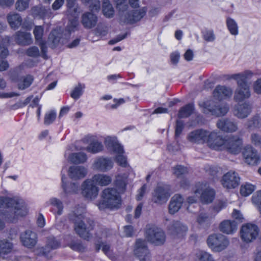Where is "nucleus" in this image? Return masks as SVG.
Masks as SVG:
<instances>
[{"label": "nucleus", "mask_w": 261, "mask_h": 261, "mask_svg": "<svg viewBox=\"0 0 261 261\" xmlns=\"http://www.w3.org/2000/svg\"><path fill=\"white\" fill-rule=\"evenodd\" d=\"M70 221L74 224V230L77 235L86 240L92 237L91 231L94 227V222L83 214V210L77 208L68 215Z\"/></svg>", "instance_id": "obj_1"}, {"label": "nucleus", "mask_w": 261, "mask_h": 261, "mask_svg": "<svg viewBox=\"0 0 261 261\" xmlns=\"http://www.w3.org/2000/svg\"><path fill=\"white\" fill-rule=\"evenodd\" d=\"M0 207L6 209L3 213L6 218L11 222H14L18 217H23L28 213V210L23 201L6 197H0Z\"/></svg>", "instance_id": "obj_2"}, {"label": "nucleus", "mask_w": 261, "mask_h": 261, "mask_svg": "<svg viewBox=\"0 0 261 261\" xmlns=\"http://www.w3.org/2000/svg\"><path fill=\"white\" fill-rule=\"evenodd\" d=\"M253 75V72L249 70L228 75V79H233L237 81L238 87L234 94V100L236 102H242L250 97L251 90L247 81L251 79Z\"/></svg>", "instance_id": "obj_3"}, {"label": "nucleus", "mask_w": 261, "mask_h": 261, "mask_svg": "<svg viewBox=\"0 0 261 261\" xmlns=\"http://www.w3.org/2000/svg\"><path fill=\"white\" fill-rule=\"evenodd\" d=\"M116 4V8L119 11L120 19L127 24L133 25L140 22L146 15L147 8L142 7L139 9H135L124 12L128 6L126 0H114Z\"/></svg>", "instance_id": "obj_4"}, {"label": "nucleus", "mask_w": 261, "mask_h": 261, "mask_svg": "<svg viewBox=\"0 0 261 261\" xmlns=\"http://www.w3.org/2000/svg\"><path fill=\"white\" fill-rule=\"evenodd\" d=\"M243 139L237 135L223 137L218 132L214 150H226L230 153L238 154L242 150Z\"/></svg>", "instance_id": "obj_5"}, {"label": "nucleus", "mask_w": 261, "mask_h": 261, "mask_svg": "<svg viewBox=\"0 0 261 261\" xmlns=\"http://www.w3.org/2000/svg\"><path fill=\"white\" fill-rule=\"evenodd\" d=\"M217 130L209 131L204 129H198L192 131L187 136L188 140L197 144L206 143L211 149H214L218 134Z\"/></svg>", "instance_id": "obj_6"}, {"label": "nucleus", "mask_w": 261, "mask_h": 261, "mask_svg": "<svg viewBox=\"0 0 261 261\" xmlns=\"http://www.w3.org/2000/svg\"><path fill=\"white\" fill-rule=\"evenodd\" d=\"M79 24L77 18L69 19L66 32L63 34L60 29H56L51 31L48 36V40L51 42V47L55 48L59 43L65 44L70 38L71 33L74 32Z\"/></svg>", "instance_id": "obj_7"}, {"label": "nucleus", "mask_w": 261, "mask_h": 261, "mask_svg": "<svg viewBox=\"0 0 261 261\" xmlns=\"http://www.w3.org/2000/svg\"><path fill=\"white\" fill-rule=\"evenodd\" d=\"M102 200H100L98 206L100 210L106 208H118L121 203L119 193L114 188H107L102 192Z\"/></svg>", "instance_id": "obj_8"}, {"label": "nucleus", "mask_w": 261, "mask_h": 261, "mask_svg": "<svg viewBox=\"0 0 261 261\" xmlns=\"http://www.w3.org/2000/svg\"><path fill=\"white\" fill-rule=\"evenodd\" d=\"M104 143L107 149L111 153L115 155L117 163H127L123 146L119 142L117 137L107 136L105 139Z\"/></svg>", "instance_id": "obj_9"}, {"label": "nucleus", "mask_w": 261, "mask_h": 261, "mask_svg": "<svg viewBox=\"0 0 261 261\" xmlns=\"http://www.w3.org/2000/svg\"><path fill=\"white\" fill-rule=\"evenodd\" d=\"M203 108V112L206 114H211L217 117L226 115L229 107L226 102H218L213 99H210L199 104Z\"/></svg>", "instance_id": "obj_10"}, {"label": "nucleus", "mask_w": 261, "mask_h": 261, "mask_svg": "<svg viewBox=\"0 0 261 261\" xmlns=\"http://www.w3.org/2000/svg\"><path fill=\"white\" fill-rule=\"evenodd\" d=\"M147 240L155 245H161L164 243L166 236L162 229L155 226H149L145 231Z\"/></svg>", "instance_id": "obj_11"}, {"label": "nucleus", "mask_w": 261, "mask_h": 261, "mask_svg": "<svg viewBox=\"0 0 261 261\" xmlns=\"http://www.w3.org/2000/svg\"><path fill=\"white\" fill-rule=\"evenodd\" d=\"M207 243L213 250L219 252L225 249L229 242L225 236L217 233L210 235L207 239Z\"/></svg>", "instance_id": "obj_12"}, {"label": "nucleus", "mask_w": 261, "mask_h": 261, "mask_svg": "<svg viewBox=\"0 0 261 261\" xmlns=\"http://www.w3.org/2000/svg\"><path fill=\"white\" fill-rule=\"evenodd\" d=\"M17 251L13 248L12 242L7 239L0 240V258H8L12 261H18Z\"/></svg>", "instance_id": "obj_13"}, {"label": "nucleus", "mask_w": 261, "mask_h": 261, "mask_svg": "<svg viewBox=\"0 0 261 261\" xmlns=\"http://www.w3.org/2000/svg\"><path fill=\"white\" fill-rule=\"evenodd\" d=\"M259 232L258 227L254 224L247 223L242 226L240 234L242 240L250 243L255 240Z\"/></svg>", "instance_id": "obj_14"}, {"label": "nucleus", "mask_w": 261, "mask_h": 261, "mask_svg": "<svg viewBox=\"0 0 261 261\" xmlns=\"http://www.w3.org/2000/svg\"><path fill=\"white\" fill-rule=\"evenodd\" d=\"M221 183L222 186L227 189H235L240 184V177L238 173L230 171L223 175Z\"/></svg>", "instance_id": "obj_15"}, {"label": "nucleus", "mask_w": 261, "mask_h": 261, "mask_svg": "<svg viewBox=\"0 0 261 261\" xmlns=\"http://www.w3.org/2000/svg\"><path fill=\"white\" fill-rule=\"evenodd\" d=\"M134 252L140 261H150L151 255L145 240H136Z\"/></svg>", "instance_id": "obj_16"}, {"label": "nucleus", "mask_w": 261, "mask_h": 261, "mask_svg": "<svg viewBox=\"0 0 261 261\" xmlns=\"http://www.w3.org/2000/svg\"><path fill=\"white\" fill-rule=\"evenodd\" d=\"M170 196V194L167 188L158 186L152 193V201L158 205H162L167 202Z\"/></svg>", "instance_id": "obj_17"}, {"label": "nucleus", "mask_w": 261, "mask_h": 261, "mask_svg": "<svg viewBox=\"0 0 261 261\" xmlns=\"http://www.w3.org/2000/svg\"><path fill=\"white\" fill-rule=\"evenodd\" d=\"M82 195L88 199H94L98 195V188L93 180H85L82 185Z\"/></svg>", "instance_id": "obj_18"}, {"label": "nucleus", "mask_w": 261, "mask_h": 261, "mask_svg": "<svg viewBox=\"0 0 261 261\" xmlns=\"http://www.w3.org/2000/svg\"><path fill=\"white\" fill-rule=\"evenodd\" d=\"M242 154L246 163H258L260 161L258 152L250 145H247L244 148Z\"/></svg>", "instance_id": "obj_19"}, {"label": "nucleus", "mask_w": 261, "mask_h": 261, "mask_svg": "<svg viewBox=\"0 0 261 261\" xmlns=\"http://www.w3.org/2000/svg\"><path fill=\"white\" fill-rule=\"evenodd\" d=\"M252 109V105L248 101H245L242 104H237L235 106L234 114L239 119H244L250 114Z\"/></svg>", "instance_id": "obj_20"}, {"label": "nucleus", "mask_w": 261, "mask_h": 261, "mask_svg": "<svg viewBox=\"0 0 261 261\" xmlns=\"http://www.w3.org/2000/svg\"><path fill=\"white\" fill-rule=\"evenodd\" d=\"M232 94L231 88L223 85H217L213 91L214 98L218 100L229 98Z\"/></svg>", "instance_id": "obj_21"}, {"label": "nucleus", "mask_w": 261, "mask_h": 261, "mask_svg": "<svg viewBox=\"0 0 261 261\" xmlns=\"http://www.w3.org/2000/svg\"><path fill=\"white\" fill-rule=\"evenodd\" d=\"M88 173L87 169L83 166L74 164L68 170V175L74 179H80L84 178Z\"/></svg>", "instance_id": "obj_22"}, {"label": "nucleus", "mask_w": 261, "mask_h": 261, "mask_svg": "<svg viewBox=\"0 0 261 261\" xmlns=\"http://www.w3.org/2000/svg\"><path fill=\"white\" fill-rule=\"evenodd\" d=\"M10 78L13 82H17V88L20 90H25L31 86L32 84L34 77L31 74H27L20 77L17 80V78L12 75Z\"/></svg>", "instance_id": "obj_23"}, {"label": "nucleus", "mask_w": 261, "mask_h": 261, "mask_svg": "<svg viewBox=\"0 0 261 261\" xmlns=\"http://www.w3.org/2000/svg\"><path fill=\"white\" fill-rule=\"evenodd\" d=\"M184 201L183 197L178 194L172 197L168 205V211L170 214H174L181 208Z\"/></svg>", "instance_id": "obj_24"}, {"label": "nucleus", "mask_w": 261, "mask_h": 261, "mask_svg": "<svg viewBox=\"0 0 261 261\" xmlns=\"http://www.w3.org/2000/svg\"><path fill=\"white\" fill-rule=\"evenodd\" d=\"M217 126L220 130L226 133L234 132L238 129L237 124L228 119H219Z\"/></svg>", "instance_id": "obj_25"}, {"label": "nucleus", "mask_w": 261, "mask_h": 261, "mask_svg": "<svg viewBox=\"0 0 261 261\" xmlns=\"http://www.w3.org/2000/svg\"><path fill=\"white\" fill-rule=\"evenodd\" d=\"M32 13L33 16L35 18H49L52 16L51 10L42 6L33 7L32 8Z\"/></svg>", "instance_id": "obj_26"}, {"label": "nucleus", "mask_w": 261, "mask_h": 261, "mask_svg": "<svg viewBox=\"0 0 261 261\" xmlns=\"http://www.w3.org/2000/svg\"><path fill=\"white\" fill-rule=\"evenodd\" d=\"M23 245L28 248L34 247L37 242V234L31 230H26L20 237Z\"/></svg>", "instance_id": "obj_27"}, {"label": "nucleus", "mask_w": 261, "mask_h": 261, "mask_svg": "<svg viewBox=\"0 0 261 261\" xmlns=\"http://www.w3.org/2000/svg\"><path fill=\"white\" fill-rule=\"evenodd\" d=\"M195 193H201L200 200L203 204L211 203L215 197V191L210 187L197 189Z\"/></svg>", "instance_id": "obj_28"}, {"label": "nucleus", "mask_w": 261, "mask_h": 261, "mask_svg": "<svg viewBox=\"0 0 261 261\" xmlns=\"http://www.w3.org/2000/svg\"><path fill=\"white\" fill-rule=\"evenodd\" d=\"M81 22L85 28L91 29L96 25L97 17L91 12H86L82 16Z\"/></svg>", "instance_id": "obj_29"}, {"label": "nucleus", "mask_w": 261, "mask_h": 261, "mask_svg": "<svg viewBox=\"0 0 261 261\" xmlns=\"http://www.w3.org/2000/svg\"><path fill=\"white\" fill-rule=\"evenodd\" d=\"M15 39L18 44L22 45H28L33 42L31 34L22 31L16 33Z\"/></svg>", "instance_id": "obj_30"}, {"label": "nucleus", "mask_w": 261, "mask_h": 261, "mask_svg": "<svg viewBox=\"0 0 261 261\" xmlns=\"http://www.w3.org/2000/svg\"><path fill=\"white\" fill-rule=\"evenodd\" d=\"M220 230L226 234H232L237 230V225L235 221L224 220L219 225Z\"/></svg>", "instance_id": "obj_31"}, {"label": "nucleus", "mask_w": 261, "mask_h": 261, "mask_svg": "<svg viewBox=\"0 0 261 261\" xmlns=\"http://www.w3.org/2000/svg\"><path fill=\"white\" fill-rule=\"evenodd\" d=\"M60 245V242L54 237H49L47 238L46 246L41 249V253L42 255L47 256L51 250L57 249Z\"/></svg>", "instance_id": "obj_32"}, {"label": "nucleus", "mask_w": 261, "mask_h": 261, "mask_svg": "<svg viewBox=\"0 0 261 261\" xmlns=\"http://www.w3.org/2000/svg\"><path fill=\"white\" fill-rule=\"evenodd\" d=\"M169 233L174 237L181 234L187 230V227L179 221H174L169 226Z\"/></svg>", "instance_id": "obj_33"}, {"label": "nucleus", "mask_w": 261, "mask_h": 261, "mask_svg": "<svg viewBox=\"0 0 261 261\" xmlns=\"http://www.w3.org/2000/svg\"><path fill=\"white\" fill-rule=\"evenodd\" d=\"M213 217L208 213L200 211L196 217V222L201 226H208L211 224V221Z\"/></svg>", "instance_id": "obj_34"}, {"label": "nucleus", "mask_w": 261, "mask_h": 261, "mask_svg": "<svg viewBox=\"0 0 261 261\" xmlns=\"http://www.w3.org/2000/svg\"><path fill=\"white\" fill-rule=\"evenodd\" d=\"M70 163H85L87 160V154L82 152L70 154L67 157Z\"/></svg>", "instance_id": "obj_35"}, {"label": "nucleus", "mask_w": 261, "mask_h": 261, "mask_svg": "<svg viewBox=\"0 0 261 261\" xmlns=\"http://www.w3.org/2000/svg\"><path fill=\"white\" fill-rule=\"evenodd\" d=\"M8 21L12 29H18L22 23V18L17 13L9 14L7 16Z\"/></svg>", "instance_id": "obj_36"}, {"label": "nucleus", "mask_w": 261, "mask_h": 261, "mask_svg": "<svg viewBox=\"0 0 261 261\" xmlns=\"http://www.w3.org/2000/svg\"><path fill=\"white\" fill-rule=\"evenodd\" d=\"M66 177L64 175L62 176V188L63 189L64 192L66 194H73L76 193L78 190L79 188V185L77 183L75 182H71L66 185L65 182V179Z\"/></svg>", "instance_id": "obj_37"}, {"label": "nucleus", "mask_w": 261, "mask_h": 261, "mask_svg": "<svg viewBox=\"0 0 261 261\" xmlns=\"http://www.w3.org/2000/svg\"><path fill=\"white\" fill-rule=\"evenodd\" d=\"M103 149V145L101 142L97 140H92L85 148V150L92 153H98Z\"/></svg>", "instance_id": "obj_38"}, {"label": "nucleus", "mask_w": 261, "mask_h": 261, "mask_svg": "<svg viewBox=\"0 0 261 261\" xmlns=\"http://www.w3.org/2000/svg\"><path fill=\"white\" fill-rule=\"evenodd\" d=\"M194 110V105L193 103H188L181 107L178 111V117L184 118L189 117Z\"/></svg>", "instance_id": "obj_39"}, {"label": "nucleus", "mask_w": 261, "mask_h": 261, "mask_svg": "<svg viewBox=\"0 0 261 261\" xmlns=\"http://www.w3.org/2000/svg\"><path fill=\"white\" fill-rule=\"evenodd\" d=\"M93 180L100 186H106L112 182V178L110 176L104 174H96L93 176Z\"/></svg>", "instance_id": "obj_40"}, {"label": "nucleus", "mask_w": 261, "mask_h": 261, "mask_svg": "<svg viewBox=\"0 0 261 261\" xmlns=\"http://www.w3.org/2000/svg\"><path fill=\"white\" fill-rule=\"evenodd\" d=\"M85 87V84L79 83L71 91L70 96L74 100L78 99L83 95Z\"/></svg>", "instance_id": "obj_41"}, {"label": "nucleus", "mask_w": 261, "mask_h": 261, "mask_svg": "<svg viewBox=\"0 0 261 261\" xmlns=\"http://www.w3.org/2000/svg\"><path fill=\"white\" fill-rule=\"evenodd\" d=\"M102 12L105 16L112 18L114 15V10L109 0H105L102 3Z\"/></svg>", "instance_id": "obj_42"}, {"label": "nucleus", "mask_w": 261, "mask_h": 261, "mask_svg": "<svg viewBox=\"0 0 261 261\" xmlns=\"http://www.w3.org/2000/svg\"><path fill=\"white\" fill-rule=\"evenodd\" d=\"M10 37L6 36L3 38L2 43L0 44V57L6 58L9 55V50L7 46L10 43Z\"/></svg>", "instance_id": "obj_43"}, {"label": "nucleus", "mask_w": 261, "mask_h": 261, "mask_svg": "<svg viewBox=\"0 0 261 261\" xmlns=\"http://www.w3.org/2000/svg\"><path fill=\"white\" fill-rule=\"evenodd\" d=\"M226 24L227 28L231 35L236 36L238 34V26L237 23L234 19L231 18H227L226 20Z\"/></svg>", "instance_id": "obj_44"}, {"label": "nucleus", "mask_w": 261, "mask_h": 261, "mask_svg": "<svg viewBox=\"0 0 261 261\" xmlns=\"http://www.w3.org/2000/svg\"><path fill=\"white\" fill-rule=\"evenodd\" d=\"M101 248L104 253L106 254L109 257L111 258L113 257V252L111 249L110 245L107 244L103 242H101L96 245V250L97 251H98Z\"/></svg>", "instance_id": "obj_45"}, {"label": "nucleus", "mask_w": 261, "mask_h": 261, "mask_svg": "<svg viewBox=\"0 0 261 261\" xmlns=\"http://www.w3.org/2000/svg\"><path fill=\"white\" fill-rule=\"evenodd\" d=\"M44 33V28L41 25H36L33 30V34L36 43L44 41L43 35Z\"/></svg>", "instance_id": "obj_46"}, {"label": "nucleus", "mask_w": 261, "mask_h": 261, "mask_svg": "<svg viewBox=\"0 0 261 261\" xmlns=\"http://www.w3.org/2000/svg\"><path fill=\"white\" fill-rule=\"evenodd\" d=\"M247 127L249 129L259 128L261 127V121L258 115H255L248 121Z\"/></svg>", "instance_id": "obj_47"}, {"label": "nucleus", "mask_w": 261, "mask_h": 261, "mask_svg": "<svg viewBox=\"0 0 261 261\" xmlns=\"http://www.w3.org/2000/svg\"><path fill=\"white\" fill-rule=\"evenodd\" d=\"M255 190V186L252 184H246L242 185L240 188V193L242 196H247L251 194Z\"/></svg>", "instance_id": "obj_48"}, {"label": "nucleus", "mask_w": 261, "mask_h": 261, "mask_svg": "<svg viewBox=\"0 0 261 261\" xmlns=\"http://www.w3.org/2000/svg\"><path fill=\"white\" fill-rule=\"evenodd\" d=\"M56 116V113L54 111H50L48 112H47L44 116V124L46 125H49L51 124L55 120Z\"/></svg>", "instance_id": "obj_49"}, {"label": "nucleus", "mask_w": 261, "mask_h": 261, "mask_svg": "<svg viewBox=\"0 0 261 261\" xmlns=\"http://www.w3.org/2000/svg\"><path fill=\"white\" fill-rule=\"evenodd\" d=\"M173 174L177 177L188 173L186 167L181 165H177L173 168Z\"/></svg>", "instance_id": "obj_50"}, {"label": "nucleus", "mask_w": 261, "mask_h": 261, "mask_svg": "<svg viewBox=\"0 0 261 261\" xmlns=\"http://www.w3.org/2000/svg\"><path fill=\"white\" fill-rule=\"evenodd\" d=\"M50 203L53 206L57 208V214L59 215H61L63 209L62 202L57 198H54L50 199Z\"/></svg>", "instance_id": "obj_51"}, {"label": "nucleus", "mask_w": 261, "mask_h": 261, "mask_svg": "<svg viewBox=\"0 0 261 261\" xmlns=\"http://www.w3.org/2000/svg\"><path fill=\"white\" fill-rule=\"evenodd\" d=\"M85 3L90 4L89 7L92 11H98L100 9V3L98 0H83Z\"/></svg>", "instance_id": "obj_52"}, {"label": "nucleus", "mask_w": 261, "mask_h": 261, "mask_svg": "<svg viewBox=\"0 0 261 261\" xmlns=\"http://www.w3.org/2000/svg\"><path fill=\"white\" fill-rule=\"evenodd\" d=\"M30 0H17L15 4L16 9L19 11H23L29 7Z\"/></svg>", "instance_id": "obj_53"}, {"label": "nucleus", "mask_w": 261, "mask_h": 261, "mask_svg": "<svg viewBox=\"0 0 261 261\" xmlns=\"http://www.w3.org/2000/svg\"><path fill=\"white\" fill-rule=\"evenodd\" d=\"M252 201L261 213V190L257 191L252 196Z\"/></svg>", "instance_id": "obj_54"}, {"label": "nucleus", "mask_w": 261, "mask_h": 261, "mask_svg": "<svg viewBox=\"0 0 261 261\" xmlns=\"http://www.w3.org/2000/svg\"><path fill=\"white\" fill-rule=\"evenodd\" d=\"M184 122L182 120L178 119L176 122L175 136L178 137L181 134L184 128Z\"/></svg>", "instance_id": "obj_55"}, {"label": "nucleus", "mask_w": 261, "mask_h": 261, "mask_svg": "<svg viewBox=\"0 0 261 261\" xmlns=\"http://www.w3.org/2000/svg\"><path fill=\"white\" fill-rule=\"evenodd\" d=\"M115 185L120 191H124L126 188V183L124 179L118 176L115 180Z\"/></svg>", "instance_id": "obj_56"}, {"label": "nucleus", "mask_w": 261, "mask_h": 261, "mask_svg": "<svg viewBox=\"0 0 261 261\" xmlns=\"http://www.w3.org/2000/svg\"><path fill=\"white\" fill-rule=\"evenodd\" d=\"M197 257L199 261H214L211 255L204 251H200L197 254Z\"/></svg>", "instance_id": "obj_57"}, {"label": "nucleus", "mask_w": 261, "mask_h": 261, "mask_svg": "<svg viewBox=\"0 0 261 261\" xmlns=\"http://www.w3.org/2000/svg\"><path fill=\"white\" fill-rule=\"evenodd\" d=\"M26 54L29 57L36 58L39 56L40 52L37 47L32 46L27 49Z\"/></svg>", "instance_id": "obj_58"}, {"label": "nucleus", "mask_w": 261, "mask_h": 261, "mask_svg": "<svg viewBox=\"0 0 261 261\" xmlns=\"http://www.w3.org/2000/svg\"><path fill=\"white\" fill-rule=\"evenodd\" d=\"M95 168L100 172H107L113 168L112 164H95Z\"/></svg>", "instance_id": "obj_59"}, {"label": "nucleus", "mask_w": 261, "mask_h": 261, "mask_svg": "<svg viewBox=\"0 0 261 261\" xmlns=\"http://www.w3.org/2000/svg\"><path fill=\"white\" fill-rule=\"evenodd\" d=\"M33 96H28L23 101H20L14 105L13 107L15 109H18L26 106L28 103H30L31 99H32Z\"/></svg>", "instance_id": "obj_60"}, {"label": "nucleus", "mask_w": 261, "mask_h": 261, "mask_svg": "<svg viewBox=\"0 0 261 261\" xmlns=\"http://www.w3.org/2000/svg\"><path fill=\"white\" fill-rule=\"evenodd\" d=\"M231 216L232 218L239 222H242L244 219L243 216L240 211L236 209L233 210Z\"/></svg>", "instance_id": "obj_61"}, {"label": "nucleus", "mask_w": 261, "mask_h": 261, "mask_svg": "<svg viewBox=\"0 0 261 261\" xmlns=\"http://www.w3.org/2000/svg\"><path fill=\"white\" fill-rule=\"evenodd\" d=\"M253 88L255 93L257 94H261V77L254 82Z\"/></svg>", "instance_id": "obj_62"}, {"label": "nucleus", "mask_w": 261, "mask_h": 261, "mask_svg": "<svg viewBox=\"0 0 261 261\" xmlns=\"http://www.w3.org/2000/svg\"><path fill=\"white\" fill-rule=\"evenodd\" d=\"M161 8L159 7H152L148 12V15L150 17H154L160 14Z\"/></svg>", "instance_id": "obj_63"}, {"label": "nucleus", "mask_w": 261, "mask_h": 261, "mask_svg": "<svg viewBox=\"0 0 261 261\" xmlns=\"http://www.w3.org/2000/svg\"><path fill=\"white\" fill-rule=\"evenodd\" d=\"M204 39L207 41L211 42L214 40L215 35L212 30L206 31L204 34Z\"/></svg>", "instance_id": "obj_64"}]
</instances>
